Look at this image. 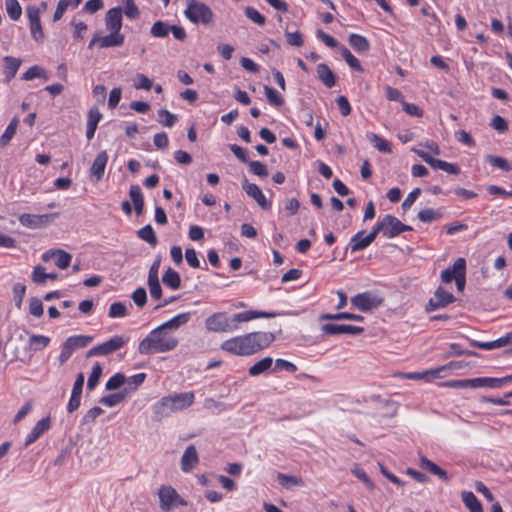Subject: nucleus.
<instances>
[{"label": "nucleus", "mask_w": 512, "mask_h": 512, "mask_svg": "<svg viewBox=\"0 0 512 512\" xmlns=\"http://www.w3.org/2000/svg\"><path fill=\"white\" fill-rule=\"evenodd\" d=\"M341 55L347 64L356 71H362V66L359 60L350 52L348 48L342 46L340 49Z\"/></svg>", "instance_id": "c03bdc74"}, {"label": "nucleus", "mask_w": 512, "mask_h": 512, "mask_svg": "<svg viewBox=\"0 0 512 512\" xmlns=\"http://www.w3.org/2000/svg\"><path fill=\"white\" fill-rule=\"evenodd\" d=\"M318 79L327 87L331 88L336 83V76L328 65L320 63L317 66Z\"/></svg>", "instance_id": "5701e85b"}, {"label": "nucleus", "mask_w": 512, "mask_h": 512, "mask_svg": "<svg viewBox=\"0 0 512 512\" xmlns=\"http://www.w3.org/2000/svg\"><path fill=\"white\" fill-rule=\"evenodd\" d=\"M125 380L124 374L116 373L106 382V389L110 391L118 389L125 383Z\"/></svg>", "instance_id": "680f3d73"}, {"label": "nucleus", "mask_w": 512, "mask_h": 512, "mask_svg": "<svg viewBox=\"0 0 512 512\" xmlns=\"http://www.w3.org/2000/svg\"><path fill=\"white\" fill-rule=\"evenodd\" d=\"M249 170L253 174L259 176V177H267L268 176V170L265 164H263L260 161H250L249 162Z\"/></svg>", "instance_id": "0e129e2a"}, {"label": "nucleus", "mask_w": 512, "mask_h": 512, "mask_svg": "<svg viewBox=\"0 0 512 512\" xmlns=\"http://www.w3.org/2000/svg\"><path fill=\"white\" fill-rule=\"evenodd\" d=\"M275 336L271 332H252L222 342L221 349L237 356H249L271 345Z\"/></svg>", "instance_id": "f257e3e1"}, {"label": "nucleus", "mask_w": 512, "mask_h": 512, "mask_svg": "<svg viewBox=\"0 0 512 512\" xmlns=\"http://www.w3.org/2000/svg\"><path fill=\"white\" fill-rule=\"evenodd\" d=\"M351 472L353 473V475L356 478H358L363 484H365L368 489H370V490L375 489L374 482L369 478L367 473L362 468L355 465L354 468L351 470Z\"/></svg>", "instance_id": "de8ad7c7"}, {"label": "nucleus", "mask_w": 512, "mask_h": 512, "mask_svg": "<svg viewBox=\"0 0 512 512\" xmlns=\"http://www.w3.org/2000/svg\"><path fill=\"white\" fill-rule=\"evenodd\" d=\"M320 320H353V321H363L364 317L361 315L341 312L337 314H322L320 316Z\"/></svg>", "instance_id": "4c0bfd02"}, {"label": "nucleus", "mask_w": 512, "mask_h": 512, "mask_svg": "<svg viewBox=\"0 0 512 512\" xmlns=\"http://www.w3.org/2000/svg\"><path fill=\"white\" fill-rule=\"evenodd\" d=\"M179 340L162 326H158L143 339L138 345V352L141 355L165 353L174 350Z\"/></svg>", "instance_id": "f03ea898"}, {"label": "nucleus", "mask_w": 512, "mask_h": 512, "mask_svg": "<svg viewBox=\"0 0 512 512\" xmlns=\"http://www.w3.org/2000/svg\"><path fill=\"white\" fill-rule=\"evenodd\" d=\"M124 39V35L119 31H110L109 35L99 39V45L101 48L118 47L124 43Z\"/></svg>", "instance_id": "b1692460"}, {"label": "nucleus", "mask_w": 512, "mask_h": 512, "mask_svg": "<svg viewBox=\"0 0 512 512\" xmlns=\"http://www.w3.org/2000/svg\"><path fill=\"white\" fill-rule=\"evenodd\" d=\"M50 341L48 336L32 334L29 337L28 347L34 352L41 351L49 345Z\"/></svg>", "instance_id": "c756f323"}, {"label": "nucleus", "mask_w": 512, "mask_h": 512, "mask_svg": "<svg viewBox=\"0 0 512 512\" xmlns=\"http://www.w3.org/2000/svg\"><path fill=\"white\" fill-rule=\"evenodd\" d=\"M171 25H169L168 23L164 22V21H156L152 27H151V30H150V33L153 37H157V38H163V37H166L168 36L169 32H170V27Z\"/></svg>", "instance_id": "ea45409f"}, {"label": "nucleus", "mask_w": 512, "mask_h": 512, "mask_svg": "<svg viewBox=\"0 0 512 512\" xmlns=\"http://www.w3.org/2000/svg\"><path fill=\"white\" fill-rule=\"evenodd\" d=\"M148 287L151 297L159 300L162 297V288L159 283V279H148Z\"/></svg>", "instance_id": "338daca9"}, {"label": "nucleus", "mask_w": 512, "mask_h": 512, "mask_svg": "<svg viewBox=\"0 0 512 512\" xmlns=\"http://www.w3.org/2000/svg\"><path fill=\"white\" fill-rule=\"evenodd\" d=\"M94 339L93 336L89 335H75L68 337L62 345V349L59 355L60 364H64L68 361L74 351L85 348Z\"/></svg>", "instance_id": "423d86ee"}, {"label": "nucleus", "mask_w": 512, "mask_h": 512, "mask_svg": "<svg viewBox=\"0 0 512 512\" xmlns=\"http://www.w3.org/2000/svg\"><path fill=\"white\" fill-rule=\"evenodd\" d=\"M102 119V114L97 107H91L87 115V126L97 129L98 123Z\"/></svg>", "instance_id": "bf43d9fd"}, {"label": "nucleus", "mask_w": 512, "mask_h": 512, "mask_svg": "<svg viewBox=\"0 0 512 512\" xmlns=\"http://www.w3.org/2000/svg\"><path fill=\"white\" fill-rule=\"evenodd\" d=\"M277 316V313L275 312H264V311H244L237 313L233 316L232 322L235 323H241V322H248L250 320L256 319V318H274Z\"/></svg>", "instance_id": "aec40b11"}, {"label": "nucleus", "mask_w": 512, "mask_h": 512, "mask_svg": "<svg viewBox=\"0 0 512 512\" xmlns=\"http://www.w3.org/2000/svg\"><path fill=\"white\" fill-rule=\"evenodd\" d=\"M19 124V119L17 117H14L7 128L5 129L4 133L0 137V147H5L8 145V143L11 141V139L14 137L17 127Z\"/></svg>", "instance_id": "c9c22d12"}, {"label": "nucleus", "mask_w": 512, "mask_h": 512, "mask_svg": "<svg viewBox=\"0 0 512 512\" xmlns=\"http://www.w3.org/2000/svg\"><path fill=\"white\" fill-rule=\"evenodd\" d=\"M349 44L358 52H366L370 48L369 41L362 35L351 34Z\"/></svg>", "instance_id": "e433bc0d"}, {"label": "nucleus", "mask_w": 512, "mask_h": 512, "mask_svg": "<svg viewBox=\"0 0 512 512\" xmlns=\"http://www.w3.org/2000/svg\"><path fill=\"white\" fill-rule=\"evenodd\" d=\"M58 214H29L24 213L18 217L20 224L30 229L42 228L53 222Z\"/></svg>", "instance_id": "1a4fd4ad"}, {"label": "nucleus", "mask_w": 512, "mask_h": 512, "mask_svg": "<svg viewBox=\"0 0 512 512\" xmlns=\"http://www.w3.org/2000/svg\"><path fill=\"white\" fill-rule=\"evenodd\" d=\"M381 303L382 299L371 295L369 292L359 293L351 298V304L363 312L370 311Z\"/></svg>", "instance_id": "f8f14e48"}, {"label": "nucleus", "mask_w": 512, "mask_h": 512, "mask_svg": "<svg viewBox=\"0 0 512 512\" xmlns=\"http://www.w3.org/2000/svg\"><path fill=\"white\" fill-rule=\"evenodd\" d=\"M420 158L423 159L427 164H429L434 169H441L444 163L443 160L436 159L432 157L428 152L420 149H412Z\"/></svg>", "instance_id": "37998d69"}, {"label": "nucleus", "mask_w": 512, "mask_h": 512, "mask_svg": "<svg viewBox=\"0 0 512 512\" xmlns=\"http://www.w3.org/2000/svg\"><path fill=\"white\" fill-rule=\"evenodd\" d=\"M486 161L492 166L497 167L503 171H510L511 166L508 161L500 156L487 155Z\"/></svg>", "instance_id": "3c124183"}, {"label": "nucleus", "mask_w": 512, "mask_h": 512, "mask_svg": "<svg viewBox=\"0 0 512 512\" xmlns=\"http://www.w3.org/2000/svg\"><path fill=\"white\" fill-rule=\"evenodd\" d=\"M129 196L133 202L134 209L138 215L143 211L144 200L141 189L138 185H131Z\"/></svg>", "instance_id": "473e14b6"}, {"label": "nucleus", "mask_w": 512, "mask_h": 512, "mask_svg": "<svg viewBox=\"0 0 512 512\" xmlns=\"http://www.w3.org/2000/svg\"><path fill=\"white\" fill-rule=\"evenodd\" d=\"M29 312L35 317H41L44 313L42 301L36 297L30 299Z\"/></svg>", "instance_id": "69168bd1"}, {"label": "nucleus", "mask_w": 512, "mask_h": 512, "mask_svg": "<svg viewBox=\"0 0 512 512\" xmlns=\"http://www.w3.org/2000/svg\"><path fill=\"white\" fill-rule=\"evenodd\" d=\"M51 418L45 417L39 420L32 430L26 435L24 440V446L32 445L37 439H39L45 432L51 428Z\"/></svg>", "instance_id": "2eb2a0df"}, {"label": "nucleus", "mask_w": 512, "mask_h": 512, "mask_svg": "<svg viewBox=\"0 0 512 512\" xmlns=\"http://www.w3.org/2000/svg\"><path fill=\"white\" fill-rule=\"evenodd\" d=\"M475 383H476V388H480V387L500 388L501 387L500 378L479 377V378H475Z\"/></svg>", "instance_id": "603ef678"}, {"label": "nucleus", "mask_w": 512, "mask_h": 512, "mask_svg": "<svg viewBox=\"0 0 512 512\" xmlns=\"http://www.w3.org/2000/svg\"><path fill=\"white\" fill-rule=\"evenodd\" d=\"M273 359L271 357H264L249 368L250 376H258L271 368Z\"/></svg>", "instance_id": "2f4dec72"}, {"label": "nucleus", "mask_w": 512, "mask_h": 512, "mask_svg": "<svg viewBox=\"0 0 512 512\" xmlns=\"http://www.w3.org/2000/svg\"><path fill=\"white\" fill-rule=\"evenodd\" d=\"M442 217V213L432 208H425L418 213V219L424 223H431Z\"/></svg>", "instance_id": "a19ab883"}, {"label": "nucleus", "mask_w": 512, "mask_h": 512, "mask_svg": "<svg viewBox=\"0 0 512 512\" xmlns=\"http://www.w3.org/2000/svg\"><path fill=\"white\" fill-rule=\"evenodd\" d=\"M122 2L125 5L123 12L127 18H129L131 20H135V19L139 18L140 11L133 0H122Z\"/></svg>", "instance_id": "8fccbe9b"}, {"label": "nucleus", "mask_w": 512, "mask_h": 512, "mask_svg": "<svg viewBox=\"0 0 512 512\" xmlns=\"http://www.w3.org/2000/svg\"><path fill=\"white\" fill-rule=\"evenodd\" d=\"M52 258H55V265L60 269H66L69 267L72 255L62 249H51L46 251L42 255V260L44 262L50 261Z\"/></svg>", "instance_id": "4468645a"}, {"label": "nucleus", "mask_w": 512, "mask_h": 512, "mask_svg": "<svg viewBox=\"0 0 512 512\" xmlns=\"http://www.w3.org/2000/svg\"><path fill=\"white\" fill-rule=\"evenodd\" d=\"M367 139L374 145V147L383 153H391V145L388 141L378 136L374 132H368L366 135Z\"/></svg>", "instance_id": "7c9ffc66"}, {"label": "nucleus", "mask_w": 512, "mask_h": 512, "mask_svg": "<svg viewBox=\"0 0 512 512\" xmlns=\"http://www.w3.org/2000/svg\"><path fill=\"white\" fill-rule=\"evenodd\" d=\"M198 462L197 450H185L181 458V469L183 472L188 473L196 467Z\"/></svg>", "instance_id": "393cba45"}, {"label": "nucleus", "mask_w": 512, "mask_h": 512, "mask_svg": "<svg viewBox=\"0 0 512 512\" xmlns=\"http://www.w3.org/2000/svg\"><path fill=\"white\" fill-rule=\"evenodd\" d=\"M82 0H59L53 15V21H59L69 7L76 8Z\"/></svg>", "instance_id": "f704fd0d"}, {"label": "nucleus", "mask_w": 512, "mask_h": 512, "mask_svg": "<svg viewBox=\"0 0 512 512\" xmlns=\"http://www.w3.org/2000/svg\"><path fill=\"white\" fill-rule=\"evenodd\" d=\"M162 281L167 287H169L173 290L178 289L181 285V279H180L179 273L172 268H168L166 270V272L164 273V275L162 277Z\"/></svg>", "instance_id": "72a5a7b5"}, {"label": "nucleus", "mask_w": 512, "mask_h": 512, "mask_svg": "<svg viewBox=\"0 0 512 512\" xmlns=\"http://www.w3.org/2000/svg\"><path fill=\"white\" fill-rule=\"evenodd\" d=\"M421 467L429 471L430 473L438 476L444 482H447L449 480L447 472L427 458H421Z\"/></svg>", "instance_id": "cd10ccee"}, {"label": "nucleus", "mask_w": 512, "mask_h": 512, "mask_svg": "<svg viewBox=\"0 0 512 512\" xmlns=\"http://www.w3.org/2000/svg\"><path fill=\"white\" fill-rule=\"evenodd\" d=\"M277 479H278L279 483L284 488H286V489H289L292 486H300V485H302V479L301 478H298V477H295V476L286 475V474H283V473H278L277 474Z\"/></svg>", "instance_id": "49530a36"}, {"label": "nucleus", "mask_w": 512, "mask_h": 512, "mask_svg": "<svg viewBox=\"0 0 512 512\" xmlns=\"http://www.w3.org/2000/svg\"><path fill=\"white\" fill-rule=\"evenodd\" d=\"M191 319V313L190 312H183L180 313L170 320L164 322L161 324L162 328H164L166 331H175L179 329L180 327L186 325Z\"/></svg>", "instance_id": "4be33fe9"}, {"label": "nucleus", "mask_w": 512, "mask_h": 512, "mask_svg": "<svg viewBox=\"0 0 512 512\" xmlns=\"http://www.w3.org/2000/svg\"><path fill=\"white\" fill-rule=\"evenodd\" d=\"M101 374H102V367L99 363H96L93 368H92V372L88 378V382H87V388L89 390H93L95 388V386L98 384L99 382V379L101 377Z\"/></svg>", "instance_id": "864d4df0"}, {"label": "nucleus", "mask_w": 512, "mask_h": 512, "mask_svg": "<svg viewBox=\"0 0 512 512\" xmlns=\"http://www.w3.org/2000/svg\"><path fill=\"white\" fill-rule=\"evenodd\" d=\"M186 18L194 24L209 25L213 22L214 13L211 8L198 0H187L184 12Z\"/></svg>", "instance_id": "20e7f679"}, {"label": "nucleus", "mask_w": 512, "mask_h": 512, "mask_svg": "<svg viewBox=\"0 0 512 512\" xmlns=\"http://www.w3.org/2000/svg\"><path fill=\"white\" fill-rule=\"evenodd\" d=\"M243 189L251 198L257 202V204L262 209L270 208V203L267 201L265 195L256 184L247 183V181H245L243 184Z\"/></svg>", "instance_id": "6ab92c4d"}, {"label": "nucleus", "mask_w": 512, "mask_h": 512, "mask_svg": "<svg viewBox=\"0 0 512 512\" xmlns=\"http://www.w3.org/2000/svg\"><path fill=\"white\" fill-rule=\"evenodd\" d=\"M321 330L326 335H339V334H351L359 335L364 332V328L354 325L344 324H324L321 326Z\"/></svg>", "instance_id": "ddd939ff"}, {"label": "nucleus", "mask_w": 512, "mask_h": 512, "mask_svg": "<svg viewBox=\"0 0 512 512\" xmlns=\"http://www.w3.org/2000/svg\"><path fill=\"white\" fill-rule=\"evenodd\" d=\"M158 497L160 508L164 512H168L178 506H187L186 500L172 486L162 485L158 489Z\"/></svg>", "instance_id": "39448f33"}, {"label": "nucleus", "mask_w": 512, "mask_h": 512, "mask_svg": "<svg viewBox=\"0 0 512 512\" xmlns=\"http://www.w3.org/2000/svg\"><path fill=\"white\" fill-rule=\"evenodd\" d=\"M455 301L456 298L452 293L445 291L441 286H439L435 290L433 297L430 298L426 304L425 311L429 313L434 310L444 308Z\"/></svg>", "instance_id": "9d476101"}, {"label": "nucleus", "mask_w": 512, "mask_h": 512, "mask_svg": "<svg viewBox=\"0 0 512 512\" xmlns=\"http://www.w3.org/2000/svg\"><path fill=\"white\" fill-rule=\"evenodd\" d=\"M21 65V60L12 56L4 57V74L7 81H10L15 77L19 67Z\"/></svg>", "instance_id": "bb28decb"}, {"label": "nucleus", "mask_w": 512, "mask_h": 512, "mask_svg": "<svg viewBox=\"0 0 512 512\" xmlns=\"http://www.w3.org/2000/svg\"><path fill=\"white\" fill-rule=\"evenodd\" d=\"M137 234L141 240L149 243L151 246H155L158 243L157 236L149 224L139 229Z\"/></svg>", "instance_id": "58836bf2"}, {"label": "nucleus", "mask_w": 512, "mask_h": 512, "mask_svg": "<svg viewBox=\"0 0 512 512\" xmlns=\"http://www.w3.org/2000/svg\"><path fill=\"white\" fill-rule=\"evenodd\" d=\"M158 116H159V122L162 123L166 127H172L177 121V116L165 109L159 110Z\"/></svg>", "instance_id": "4d7b16f0"}, {"label": "nucleus", "mask_w": 512, "mask_h": 512, "mask_svg": "<svg viewBox=\"0 0 512 512\" xmlns=\"http://www.w3.org/2000/svg\"><path fill=\"white\" fill-rule=\"evenodd\" d=\"M461 496L464 505L470 512H483L482 504L473 492L463 491Z\"/></svg>", "instance_id": "a878e982"}, {"label": "nucleus", "mask_w": 512, "mask_h": 512, "mask_svg": "<svg viewBox=\"0 0 512 512\" xmlns=\"http://www.w3.org/2000/svg\"><path fill=\"white\" fill-rule=\"evenodd\" d=\"M401 221L393 215H386L380 221V228L383 229V235L387 238H394L400 234Z\"/></svg>", "instance_id": "f3484780"}, {"label": "nucleus", "mask_w": 512, "mask_h": 512, "mask_svg": "<svg viewBox=\"0 0 512 512\" xmlns=\"http://www.w3.org/2000/svg\"><path fill=\"white\" fill-rule=\"evenodd\" d=\"M462 270H466V261L464 258H458L455 260L452 267H448L442 271L441 279L445 283H450L452 280L456 279Z\"/></svg>", "instance_id": "412c9836"}, {"label": "nucleus", "mask_w": 512, "mask_h": 512, "mask_svg": "<svg viewBox=\"0 0 512 512\" xmlns=\"http://www.w3.org/2000/svg\"><path fill=\"white\" fill-rule=\"evenodd\" d=\"M128 341V338H124L123 336L116 335L109 339L108 341L97 345L91 348L87 352V357L93 356H106L114 353L115 351L121 349Z\"/></svg>", "instance_id": "0eeeda50"}, {"label": "nucleus", "mask_w": 512, "mask_h": 512, "mask_svg": "<svg viewBox=\"0 0 512 512\" xmlns=\"http://www.w3.org/2000/svg\"><path fill=\"white\" fill-rule=\"evenodd\" d=\"M107 162L108 154L106 151H101L95 157L90 167V176L95 182H98L103 178Z\"/></svg>", "instance_id": "dca6fc26"}, {"label": "nucleus", "mask_w": 512, "mask_h": 512, "mask_svg": "<svg viewBox=\"0 0 512 512\" xmlns=\"http://www.w3.org/2000/svg\"><path fill=\"white\" fill-rule=\"evenodd\" d=\"M490 125L493 129L500 133H505L508 130L507 121L499 115H496L492 118Z\"/></svg>", "instance_id": "774afa93"}, {"label": "nucleus", "mask_w": 512, "mask_h": 512, "mask_svg": "<svg viewBox=\"0 0 512 512\" xmlns=\"http://www.w3.org/2000/svg\"><path fill=\"white\" fill-rule=\"evenodd\" d=\"M105 26L109 31H119L122 28V9L114 7L107 11L105 16Z\"/></svg>", "instance_id": "a211bd4d"}, {"label": "nucleus", "mask_w": 512, "mask_h": 512, "mask_svg": "<svg viewBox=\"0 0 512 512\" xmlns=\"http://www.w3.org/2000/svg\"><path fill=\"white\" fill-rule=\"evenodd\" d=\"M108 315L110 318L125 317L127 315V308L122 302H114L109 308Z\"/></svg>", "instance_id": "13d9d810"}, {"label": "nucleus", "mask_w": 512, "mask_h": 512, "mask_svg": "<svg viewBox=\"0 0 512 512\" xmlns=\"http://www.w3.org/2000/svg\"><path fill=\"white\" fill-rule=\"evenodd\" d=\"M208 331L212 332H229L238 329L237 324H231L226 313L218 312L209 316L205 321Z\"/></svg>", "instance_id": "6e6552de"}, {"label": "nucleus", "mask_w": 512, "mask_h": 512, "mask_svg": "<svg viewBox=\"0 0 512 512\" xmlns=\"http://www.w3.org/2000/svg\"><path fill=\"white\" fill-rule=\"evenodd\" d=\"M469 367V364L465 361H451L445 365L433 369V372L439 374L443 371L460 370Z\"/></svg>", "instance_id": "5fc2aeb1"}, {"label": "nucleus", "mask_w": 512, "mask_h": 512, "mask_svg": "<svg viewBox=\"0 0 512 512\" xmlns=\"http://www.w3.org/2000/svg\"><path fill=\"white\" fill-rule=\"evenodd\" d=\"M264 92L267 97V100L271 105L280 107L284 104V99L279 95V93L274 88L265 86Z\"/></svg>", "instance_id": "09e8293b"}, {"label": "nucleus", "mask_w": 512, "mask_h": 512, "mask_svg": "<svg viewBox=\"0 0 512 512\" xmlns=\"http://www.w3.org/2000/svg\"><path fill=\"white\" fill-rule=\"evenodd\" d=\"M153 86L152 80L144 74H137L134 80V87L136 89L150 90Z\"/></svg>", "instance_id": "e2e57ef3"}, {"label": "nucleus", "mask_w": 512, "mask_h": 512, "mask_svg": "<svg viewBox=\"0 0 512 512\" xmlns=\"http://www.w3.org/2000/svg\"><path fill=\"white\" fill-rule=\"evenodd\" d=\"M372 242L364 235L363 231L357 232L350 241L351 252H357L367 248Z\"/></svg>", "instance_id": "c85d7f7f"}, {"label": "nucleus", "mask_w": 512, "mask_h": 512, "mask_svg": "<svg viewBox=\"0 0 512 512\" xmlns=\"http://www.w3.org/2000/svg\"><path fill=\"white\" fill-rule=\"evenodd\" d=\"M245 15L247 18H249L254 23L262 26L266 22V18L255 8L253 7H247L245 8Z\"/></svg>", "instance_id": "052dcab7"}, {"label": "nucleus", "mask_w": 512, "mask_h": 512, "mask_svg": "<svg viewBox=\"0 0 512 512\" xmlns=\"http://www.w3.org/2000/svg\"><path fill=\"white\" fill-rule=\"evenodd\" d=\"M45 78L47 79L48 77L46 76L45 74V71L43 70V68H41L40 66H37V65H34L32 67H30L23 75H22V79L23 80H26V81H30L34 78Z\"/></svg>", "instance_id": "6e6d98bb"}, {"label": "nucleus", "mask_w": 512, "mask_h": 512, "mask_svg": "<svg viewBox=\"0 0 512 512\" xmlns=\"http://www.w3.org/2000/svg\"><path fill=\"white\" fill-rule=\"evenodd\" d=\"M195 396L193 392L176 393L163 397L154 405V413L160 417L167 416L172 412L183 410L191 406Z\"/></svg>", "instance_id": "7ed1b4c3"}, {"label": "nucleus", "mask_w": 512, "mask_h": 512, "mask_svg": "<svg viewBox=\"0 0 512 512\" xmlns=\"http://www.w3.org/2000/svg\"><path fill=\"white\" fill-rule=\"evenodd\" d=\"M27 16L29 20L30 32L36 42H43L44 32L40 20V9L36 6L27 7Z\"/></svg>", "instance_id": "9b49d317"}, {"label": "nucleus", "mask_w": 512, "mask_h": 512, "mask_svg": "<svg viewBox=\"0 0 512 512\" xmlns=\"http://www.w3.org/2000/svg\"><path fill=\"white\" fill-rule=\"evenodd\" d=\"M5 7L8 16L12 20L16 21L21 17L22 8L17 0H6Z\"/></svg>", "instance_id": "79ce46f5"}, {"label": "nucleus", "mask_w": 512, "mask_h": 512, "mask_svg": "<svg viewBox=\"0 0 512 512\" xmlns=\"http://www.w3.org/2000/svg\"><path fill=\"white\" fill-rule=\"evenodd\" d=\"M443 386L449 387V388H476L475 378L474 379H460V380H449L446 381Z\"/></svg>", "instance_id": "a18cd8bd"}]
</instances>
